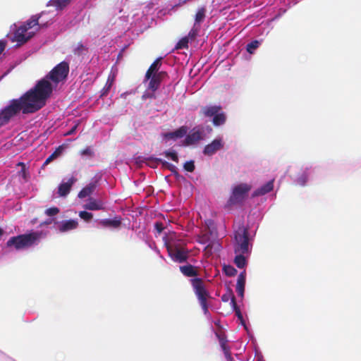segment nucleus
<instances>
[{"label":"nucleus","instance_id":"nucleus-1","mask_svg":"<svg viewBox=\"0 0 361 361\" xmlns=\"http://www.w3.org/2000/svg\"><path fill=\"white\" fill-rule=\"evenodd\" d=\"M52 91V85L47 78L39 80L32 89L22 96L26 103L25 111L35 113L42 109Z\"/></svg>","mask_w":361,"mask_h":361},{"label":"nucleus","instance_id":"nucleus-2","mask_svg":"<svg viewBox=\"0 0 361 361\" xmlns=\"http://www.w3.org/2000/svg\"><path fill=\"white\" fill-rule=\"evenodd\" d=\"M234 251L237 254L234 259L235 265L243 269L246 264V259L244 254L249 250L248 231L243 224H239L234 231Z\"/></svg>","mask_w":361,"mask_h":361},{"label":"nucleus","instance_id":"nucleus-3","mask_svg":"<svg viewBox=\"0 0 361 361\" xmlns=\"http://www.w3.org/2000/svg\"><path fill=\"white\" fill-rule=\"evenodd\" d=\"M25 108L26 103L22 97L12 99L8 106L0 111V127L8 124L20 111L24 114H32V111H25Z\"/></svg>","mask_w":361,"mask_h":361},{"label":"nucleus","instance_id":"nucleus-4","mask_svg":"<svg viewBox=\"0 0 361 361\" xmlns=\"http://www.w3.org/2000/svg\"><path fill=\"white\" fill-rule=\"evenodd\" d=\"M42 234V232L33 231L13 236L6 242V246L8 247L13 246L18 250L30 247L39 243Z\"/></svg>","mask_w":361,"mask_h":361},{"label":"nucleus","instance_id":"nucleus-5","mask_svg":"<svg viewBox=\"0 0 361 361\" xmlns=\"http://www.w3.org/2000/svg\"><path fill=\"white\" fill-rule=\"evenodd\" d=\"M192 285L195 295L200 302V304L206 314L208 313L207 298L210 297L209 293L205 289L204 282L202 279L195 278L191 280Z\"/></svg>","mask_w":361,"mask_h":361},{"label":"nucleus","instance_id":"nucleus-6","mask_svg":"<svg viewBox=\"0 0 361 361\" xmlns=\"http://www.w3.org/2000/svg\"><path fill=\"white\" fill-rule=\"evenodd\" d=\"M69 73V65L66 61H62L56 65L47 75V78L57 84L64 80Z\"/></svg>","mask_w":361,"mask_h":361},{"label":"nucleus","instance_id":"nucleus-7","mask_svg":"<svg viewBox=\"0 0 361 361\" xmlns=\"http://www.w3.org/2000/svg\"><path fill=\"white\" fill-rule=\"evenodd\" d=\"M251 186L246 183H240L236 185L229 198V203L235 204L242 202L246 197L247 192L250 190Z\"/></svg>","mask_w":361,"mask_h":361},{"label":"nucleus","instance_id":"nucleus-8","mask_svg":"<svg viewBox=\"0 0 361 361\" xmlns=\"http://www.w3.org/2000/svg\"><path fill=\"white\" fill-rule=\"evenodd\" d=\"M167 251L171 259L178 263H183L187 261L189 257V252L184 247H179L177 245H168Z\"/></svg>","mask_w":361,"mask_h":361},{"label":"nucleus","instance_id":"nucleus-9","mask_svg":"<svg viewBox=\"0 0 361 361\" xmlns=\"http://www.w3.org/2000/svg\"><path fill=\"white\" fill-rule=\"evenodd\" d=\"M168 77V73L166 71H160L152 74V77L148 80V90L157 91L159 88L161 82Z\"/></svg>","mask_w":361,"mask_h":361},{"label":"nucleus","instance_id":"nucleus-10","mask_svg":"<svg viewBox=\"0 0 361 361\" xmlns=\"http://www.w3.org/2000/svg\"><path fill=\"white\" fill-rule=\"evenodd\" d=\"M223 147L224 142L222 138H216L204 147L203 154L207 156H212Z\"/></svg>","mask_w":361,"mask_h":361},{"label":"nucleus","instance_id":"nucleus-11","mask_svg":"<svg viewBox=\"0 0 361 361\" xmlns=\"http://www.w3.org/2000/svg\"><path fill=\"white\" fill-rule=\"evenodd\" d=\"M26 32L25 27L21 26L18 27L13 34L12 42H16L18 45H22L26 43L34 35L29 33L28 35H26Z\"/></svg>","mask_w":361,"mask_h":361},{"label":"nucleus","instance_id":"nucleus-12","mask_svg":"<svg viewBox=\"0 0 361 361\" xmlns=\"http://www.w3.org/2000/svg\"><path fill=\"white\" fill-rule=\"evenodd\" d=\"M43 14V12H42L40 14L38 15H34L32 16L29 20H27L25 24L23 25H20L21 27H24L26 28V31H27L29 29L32 28L33 27L38 25L39 28L45 27L47 26V23H39V19L41 18Z\"/></svg>","mask_w":361,"mask_h":361},{"label":"nucleus","instance_id":"nucleus-13","mask_svg":"<svg viewBox=\"0 0 361 361\" xmlns=\"http://www.w3.org/2000/svg\"><path fill=\"white\" fill-rule=\"evenodd\" d=\"M202 139V131L193 128L191 132L186 135L184 142L185 145H190L195 144Z\"/></svg>","mask_w":361,"mask_h":361},{"label":"nucleus","instance_id":"nucleus-14","mask_svg":"<svg viewBox=\"0 0 361 361\" xmlns=\"http://www.w3.org/2000/svg\"><path fill=\"white\" fill-rule=\"evenodd\" d=\"M221 109L222 107L220 105L205 106L201 108L200 114L205 118H212Z\"/></svg>","mask_w":361,"mask_h":361},{"label":"nucleus","instance_id":"nucleus-15","mask_svg":"<svg viewBox=\"0 0 361 361\" xmlns=\"http://www.w3.org/2000/svg\"><path fill=\"white\" fill-rule=\"evenodd\" d=\"M78 226L77 220L70 219L62 221L59 226V231L61 233H65L69 231L75 229Z\"/></svg>","mask_w":361,"mask_h":361},{"label":"nucleus","instance_id":"nucleus-16","mask_svg":"<svg viewBox=\"0 0 361 361\" xmlns=\"http://www.w3.org/2000/svg\"><path fill=\"white\" fill-rule=\"evenodd\" d=\"M161 60L162 58L159 57L157 58L149 67L147 71H146L145 75V81H147L149 80L150 77H152V74L155 73H159V70L161 66Z\"/></svg>","mask_w":361,"mask_h":361},{"label":"nucleus","instance_id":"nucleus-17","mask_svg":"<svg viewBox=\"0 0 361 361\" xmlns=\"http://www.w3.org/2000/svg\"><path fill=\"white\" fill-rule=\"evenodd\" d=\"M187 131L186 126H181L175 131L164 133V137L168 140L181 138L186 135Z\"/></svg>","mask_w":361,"mask_h":361},{"label":"nucleus","instance_id":"nucleus-18","mask_svg":"<svg viewBox=\"0 0 361 361\" xmlns=\"http://www.w3.org/2000/svg\"><path fill=\"white\" fill-rule=\"evenodd\" d=\"M75 181V179L73 177H72L68 180V182L61 183L58 189V193L59 196H66L70 192L72 185H73Z\"/></svg>","mask_w":361,"mask_h":361},{"label":"nucleus","instance_id":"nucleus-19","mask_svg":"<svg viewBox=\"0 0 361 361\" xmlns=\"http://www.w3.org/2000/svg\"><path fill=\"white\" fill-rule=\"evenodd\" d=\"M245 271L241 272L238 276L236 284V292L240 298L244 297L245 286Z\"/></svg>","mask_w":361,"mask_h":361},{"label":"nucleus","instance_id":"nucleus-20","mask_svg":"<svg viewBox=\"0 0 361 361\" xmlns=\"http://www.w3.org/2000/svg\"><path fill=\"white\" fill-rule=\"evenodd\" d=\"M274 188V180H269L266 184L254 191L252 197H258L264 195L271 192Z\"/></svg>","mask_w":361,"mask_h":361},{"label":"nucleus","instance_id":"nucleus-21","mask_svg":"<svg viewBox=\"0 0 361 361\" xmlns=\"http://www.w3.org/2000/svg\"><path fill=\"white\" fill-rule=\"evenodd\" d=\"M97 188V183L92 182L83 188L78 193L79 198H85L91 195Z\"/></svg>","mask_w":361,"mask_h":361},{"label":"nucleus","instance_id":"nucleus-22","mask_svg":"<svg viewBox=\"0 0 361 361\" xmlns=\"http://www.w3.org/2000/svg\"><path fill=\"white\" fill-rule=\"evenodd\" d=\"M84 207L88 210H101L104 209V204L101 200L90 198L88 202L84 205Z\"/></svg>","mask_w":361,"mask_h":361},{"label":"nucleus","instance_id":"nucleus-23","mask_svg":"<svg viewBox=\"0 0 361 361\" xmlns=\"http://www.w3.org/2000/svg\"><path fill=\"white\" fill-rule=\"evenodd\" d=\"M180 271L184 276L188 277L197 276L199 274L197 268L191 264L180 267Z\"/></svg>","mask_w":361,"mask_h":361},{"label":"nucleus","instance_id":"nucleus-24","mask_svg":"<svg viewBox=\"0 0 361 361\" xmlns=\"http://www.w3.org/2000/svg\"><path fill=\"white\" fill-rule=\"evenodd\" d=\"M150 159H153L155 162H160L161 164H162V166L165 169H169V171H171V173L176 177V178H178L180 176L178 171H177V168L169 163L168 161H163L162 159H159V158H151Z\"/></svg>","mask_w":361,"mask_h":361},{"label":"nucleus","instance_id":"nucleus-25","mask_svg":"<svg viewBox=\"0 0 361 361\" xmlns=\"http://www.w3.org/2000/svg\"><path fill=\"white\" fill-rule=\"evenodd\" d=\"M226 121V114L221 110L219 111L212 119V123L214 126H219L224 125Z\"/></svg>","mask_w":361,"mask_h":361},{"label":"nucleus","instance_id":"nucleus-26","mask_svg":"<svg viewBox=\"0 0 361 361\" xmlns=\"http://www.w3.org/2000/svg\"><path fill=\"white\" fill-rule=\"evenodd\" d=\"M71 0H50L47 6H54L56 10H62L63 9Z\"/></svg>","mask_w":361,"mask_h":361},{"label":"nucleus","instance_id":"nucleus-27","mask_svg":"<svg viewBox=\"0 0 361 361\" xmlns=\"http://www.w3.org/2000/svg\"><path fill=\"white\" fill-rule=\"evenodd\" d=\"M206 11H207L205 7H201L197 9V11L195 16V26H196L197 24H200L204 21L206 17Z\"/></svg>","mask_w":361,"mask_h":361},{"label":"nucleus","instance_id":"nucleus-28","mask_svg":"<svg viewBox=\"0 0 361 361\" xmlns=\"http://www.w3.org/2000/svg\"><path fill=\"white\" fill-rule=\"evenodd\" d=\"M229 300H231V304L232 305V307L233 305H235L236 304V301H235V297L233 293V290L231 289V288H228L227 290V293L224 294L222 296H221V300L223 302H228Z\"/></svg>","mask_w":361,"mask_h":361},{"label":"nucleus","instance_id":"nucleus-29","mask_svg":"<svg viewBox=\"0 0 361 361\" xmlns=\"http://www.w3.org/2000/svg\"><path fill=\"white\" fill-rule=\"evenodd\" d=\"M216 336L219 339V344H220V346H221L222 350L226 351L227 350H229L230 348L227 344L228 341H227L226 335L223 333H221V334L216 333Z\"/></svg>","mask_w":361,"mask_h":361},{"label":"nucleus","instance_id":"nucleus-30","mask_svg":"<svg viewBox=\"0 0 361 361\" xmlns=\"http://www.w3.org/2000/svg\"><path fill=\"white\" fill-rule=\"evenodd\" d=\"M101 223L104 226L114 228H118L121 224V219L117 218H115L114 219H104Z\"/></svg>","mask_w":361,"mask_h":361},{"label":"nucleus","instance_id":"nucleus-31","mask_svg":"<svg viewBox=\"0 0 361 361\" xmlns=\"http://www.w3.org/2000/svg\"><path fill=\"white\" fill-rule=\"evenodd\" d=\"M62 147H59L50 156H49L45 161L44 162V166L49 164L51 161H52L54 159L57 158L61 153Z\"/></svg>","mask_w":361,"mask_h":361},{"label":"nucleus","instance_id":"nucleus-32","mask_svg":"<svg viewBox=\"0 0 361 361\" xmlns=\"http://www.w3.org/2000/svg\"><path fill=\"white\" fill-rule=\"evenodd\" d=\"M189 39L188 37H184L181 38L176 44V49H187L188 47Z\"/></svg>","mask_w":361,"mask_h":361},{"label":"nucleus","instance_id":"nucleus-33","mask_svg":"<svg viewBox=\"0 0 361 361\" xmlns=\"http://www.w3.org/2000/svg\"><path fill=\"white\" fill-rule=\"evenodd\" d=\"M259 46V42L257 40L252 41L247 44L246 50L248 53L252 54Z\"/></svg>","mask_w":361,"mask_h":361},{"label":"nucleus","instance_id":"nucleus-34","mask_svg":"<svg viewBox=\"0 0 361 361\" xmlns=\"http://www.w3.org/2000/svg\"><path fill=\"white\" fill-rule=\"evenodd\" d=\"M224 271L226 276H233L237 274V270L231 265H225Z\"/></svg>","mask_w":361,"mask_h":361},{"label":"nucleus","instance_id":"nucleus-35","mask_svg":"<svg viewBox=\"0 0 361 361\" xmlns=\"http://www.w3.org/2000/svg\"><path fill=\"white\" fill-rule=\"evenodd\" d=\"M79 216L82 219L85 221H90L92 217L93 214L90 212H86V211H81L79 213Z\"/></svg>","mask_w":361,"mask_h":361},{"label":"nucleus","instance_id":"nucleus-36","mask_svg":"<svg viewBox=\"0 0 361 361\" xmlns=\"http://www.w3.org/2000/svg\"><path fill=\"white\" fill-rule=\"evenodd\" d=\"M166 157L171 158L173 161L178 162V157L175 151H165L164 152Z\"/></svg>","mask_w":361,"mask_h":361},{"label":"nucleus","instance_id":"nucleus-37","mask_svg":"<svg viewBox=\"0 0 361 361\" xmlns=\"http://www.w3.org/2000/svg\"><path fill=\"white\" fill-rule=\"evenodd\" d=\"M155 92L156 91H151V90H149L148 89L143 93L142 96V99L143 100H145L147 99H156V94H155Z\"/></svg>","mask_w":361,"mask_h":361},{"label":"nucleus","instance_id":"nucleus-38","mask_svg":"<svg viewBox=\"0 0 361 361\" xmlns=\"http://www.w3.org/2000/svg\"><path fill=\"white\" fill-rule=\"evenodd\" d=\"M60 210L58 207H53L45 210V214L49 216H53L59 213Z\"/></svg>","mask_w":361,"mask_h":361},{"label":"nucleus","instance_id":"nucleus-39","mask_svg":"<svg viewBox=\"0 0 361 361\" xmlns=\"http://www.w3.org/2000/svg\"><path fill=\"white\" fill-rule=\"evenodd\" d=\"M233 308L235 312V314L236 316L238 317V319L240 321V322L245 325V322H244V319H243V314L240 312V310L239 308V307L237 305V303L235 304V305H233Z\"/></svg>","mask_w":361,"mask_h":361},{"label":"nucleus","instance_id":"nucleus-40","mask_svg":"<svg viewBox=\"0 0 361 361\" xmlns=\"http://www.w3.org/2000/svg\"><path fill=\"white\" fill-rule=\"evenodd\" d=\"M183 168L185 171L188 172H192L195 170V164L193 161H186L184 165Z\"/></svg>","mask_w":361,"mask_h":361},{"label":"nucleus","instance_id":"nucleus-41","mask_svg":"<svg viewBox=\"0 0 361 361\" xmlns=\"http://www.w3.org/2000/svg\"><path fill=\"white\" fill-rule=\"evenodd\" d=\"M80 154L82 156L92 157L94 156V152L90 147H87V148L80 151Z\"/></svg>","mask_w":361,"mask_h":361},{"label":"nucleus","instance_id":"nucleus-42","mask_svg":"<svg viewBox=\"0 0 361 361\" xmlns=\"http://www.w3.org/2000/svg\"><path fill=\"white\" fill-rule=\"evenodd\" d=\"M196 26L194 25V27L190 30L189 32L187 37H188V39H194L198 33V28L195 27Z\"/></svg>","mask_w":361,"mask_h":361},{"label":"nucleus","instance_id":"nucleus-43","mask_svg":"<svg viewBox=\"0 0 361 361\" xmlns=\"http://www.w3.org/2000/svg\"><path fill=\"white\" fill-rule=\"evenodd\" d=\"M307 180V176L305 173H302L300 177L297 180V183L300 185H305Z\"/></svg>","mask_w":361,"mask_h":361},{"label":"nucleus","instance_id":"nucleus-44","mask_svg":"<svg viewBox=\"0 0 361 361\" xmlns=\"http://www.w3.org/2000/svg\"><path fill=\"white\" fill-rule=\"evenodd\" d=\"M154 228L158 233H161L164 229L163 223L159 221H157L154 224Z\"/></svg>","mask_w":361,"mask_h":361},{"label":"nucleus","instance_id":"nucleus-45","mask_svg":"<svg viewBox=\"0 0 361 361\" xmlns=\"http://www.w3.org/2000/svg\"><path fill=\"white\" fill-rule=\"evenodd\" d=\"M78 125L79 123H77L76 124H75L68 131H67L64 135L65 136H68V135H71L73 134H74L78 127Z\"/></svg>","mask_w":361,"mask_h":361},{"label":"nucleus","instance_id":"nucleus-46","mask_svg":"<svg viewBox=\"0 0 361 361\" xmlns=\"http://www.w3.org/2000/svg\"><path fill=\"white\" fill-rule=\"evenodd\" d=\"M85 49V47L80 44L75 49L74 54L77 55H80L82 54V52Z\"/></svg>","mask_w":361,"mask_h":361},{"label":"nucleus","instance_id":"nucleus-47","mask_svg":"<svg viewBox=\"0 0 361 361\" xmlns=\"http://www.w3.org/2000/svg\"><path fill=\"white\" fill-rule=\"evenodd\" d=\"M224 355L226 357V359L227 361H233V359L231 356V350H227L226 351H224Z\"/></svg>","mask_w":361,"mask_h":361},{"label":"nucleus","instance_id":"nucleus-48","mask_svg":"<svg viewBox=\"0 0 361 361\" xmlns=\"http://www.w3.org/2000/svg\"><path fill=\"white\" fill-rule=\"evenodd\" d=\"M111 87V82L109 83V80L107 81L105 87H104V92L102 93V95L107 93V92L110 90Z\"/></svg>","mask_w":361,"mask_h":361},{"label":"nucleus","instance_id":"nucleus-49","mask_svg":"<svg viewBox=\"0 0 361 361\" xmlns=\"http://www.w3.org/2000/svg\"><path fill=\"white\" fill-rule=\"evenodd\" d=\"M6 42L3 40H0V54L4 51L6 48Z\"/></svg>","mask_w":361,"mask_h":361},{"label":"nucleus","instance_id":"nucleus-50","mask_svg":"<svg viewBox=\"0 0 361 361\" xmlns=\"http://www.w3.org/2000/svg\"><path fill=\"white\" fill-rule=\"evenodd\" d=\"M152 157H149L148 158V161H149L150 162H152L151 164H148L149 166H150L151 167H156L157 166V164L159 163V162H155L153 159H150Z\"/></svg>","mask_w":361,"mask_h":361},{"label":"nucleus","instance_id":"nucleus-51","mask_svg":"<svg viewBox=\"0 0 361 361\" xmlns=\"http://www.w3.org/2000/svg\"><path fill=\"white\" fill-rule=\"evenodd\" d=\"M4 234V230L0 228V237Z\"/></svg>","mask_w":361,"mask_h":361},{"label":"nucleus","instance_id":"nucleus-52","mask_svg":"<svg viewBox=\"0 0 361 361\" xmlns=\"http://www.w3.org/2000/svg\"><path fill=\"white\" fill-rule=\"evenodd\" d=\"M49 223H50V221H46V222H45V224H49Z\"/></svg>","mask_w":361,"mask_h":361}]
</instances>
